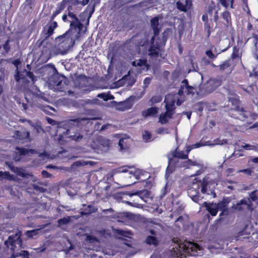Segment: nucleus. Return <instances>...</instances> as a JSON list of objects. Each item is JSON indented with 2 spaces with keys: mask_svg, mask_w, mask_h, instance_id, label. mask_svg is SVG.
<instances>
[{
  "mask_svg": "<svg viewBox=\"0 0 258 258\" xmlns=\"http://www.w3.org/2000/svg\"><path fill=\"white\" fill-rule=\"evenodd\" d=\"M226 143V141L225 140H220L217 139L214 140L213 142L211 141H201L192 146L191 148L188 147L187 149L186 153H185L183 151H179L177 149L174 152L168 155L169 165L167 168L166 174H170L172 172V168L173 167H189L190 166H197L200 168L196 175L200 174L202 171L201 168L203 167V164L200 162L196 161H192L190 160H187L183 161V159H185L187 157L189 152L193 148H197L202 146H214L215 145H222Z\"/></svg>",
  "mask_w": 258,
  "mask_h": 258,
  "instance_id": "f257e3e1",
  "label": "nucleus"
},
{
  "mask_svg": "<svg viewBox=\"0 0 258 258\" xmlns=\"http://www.w3.org/2000/svg\"><path fill=\"white\" fill-rule=\"evenodd\" d=\"M69 17L72 19L70 21V29L58 38L60 40H62L61 43L59 44L60 52L62 54L66 53L69 48L74 45L75 40L79 38L83 27L73 14L70 13Z\"/></svg>",
  "mask_w": 258,
  "mask_h": 258,
  "instance_id": "f03ea898",
  "label": "nucleus"
},
{
  "mask_svg": "<svg viewBox=\"0 0 258 258\" xmlns=\"http://www.w3.org/2000/svg\"><path fill=\"white\" fill-rule=\"evenodd\" d=\"M171 246L170 253L172 256H197L203 252V248L201 246L190 241L174 240Z\"/></svg>",
  "mask_w": 258,
  "mask_h": 258,
  "instance_id": "7ed1b4c3",
  "label": "nucleus"
},
{
  "mask_svg": "<svg viewBox=\"0 0 258 258\" xmlns=\"http://www.w3.org/2000/svg\"><path fill=\"white\" fill-rule=\"evenodd\" d=\"M214 186L215 183L213 182H211L207 179H204L203 182L200 184V187L199 184L194 183L192 186L188 189V194L192 200L197 202V195L199 193L200 188H201L200 191L202 194L210 195L213 194Z\"/></svg>",
  "mask_w": 258,
  "mask_h": 258,
  "instance_id": "20e7f679",
  "label": "nucleus"
},
{
  "mask_svg": "<svg viewBox=\"0 0 258 258\" xmlns=\"http://www.w3.org/2000/svg\"><path fill=\"white\" fill-rule=\"evenodd\" d=\"M200 94V89L197 90L195 87L189 86L187 80H184L180 86V88L177 94H171L175 97V102L176 105H180L184 100L185 95L189 97H192L195 93Z\"/></svg>",
  "mask_w": 258,
  "mask_h": 258,
  "instance_id": "39448f33",
  "label": "nucleus"
},
{
  "mask_svg": "<svg viewBox=\"0 0 258 258\" xmlns=\"http://www.w3.org/2000/svg\"><path fill=\"white\" fill-rule=\"evenodd\" d=\"M164 102L166 104L165 108L166 111L165 113L160 114L159 117V122L162 124L166 123L174 113L175 103V97L172 95L171 94L166 95L165 98Z\"/></svg>",
  "mask_w": 258,
  "mask_h": 258,
  "instance_id": "423d86ee",
  "label": "nucleus"
},
{
  "mask_svg": "<svg viewBox=\"0 0 258 258\" xmlns=\"http://www.w3.org/2000/svg\"><path fill=\"white\" fill-rule=\"evenodd\" d=\"M116 172L118 173L128 172V174L130 175L129 177L131 178L133 176L136 179H141L143 177L144 178L142 179V180H144L149 177L147 172L132 167L123 166L117 169Z\"/></svg>",
  "mask_w": 258,
  "mask_h": 258,
  "instance_id": "0eeeda50",
  "label": "nucleus"
},
{
  "mask_svg": "<svg viewBox=\"0 0 258 258\" xmlns=\"http://www.w3.org/2000/svg\"><path fill=\"white\" fill-rule=\"evenodd\" d=\"M204 205L207 211L213 216L216 215L218 210L222 211L220 215L225 214L227 207V203L225 201H222L217 204L216 203H205Z\"/></svg>",
  "mask_w": 258,
  "mask_h": 258,
  "instance_id": "6e6552de",
  "label": "nucleus"
},
{
  "mask_svg": "<svg viewBox=\"0 0 258 258\" xmlns=\"http://www.w3.org/2000/svg\"><path fill=\"white\" fill-rule=\"evenodd\" d=\"M35 153H36V152L34 150H28L24 148H17L14 159L16 161L25 160L28 158V156Z\"/></svg>",
  "mask_w": 258,
  "mask_h": 258,
  "instance_id": "1a4fd4ad",
  "label": "nucleus"
},
{
  "mask_svg": "<svg viewBox=\"0 0 258 258\" xmlns=\"http://www.w3.org/2000/svg\"><path fill=\"white\" fill-rule=\"evenodd\" d=\"M218 82H215L214 80H209L206 84L200 86V95H205L213 91L218 86Z\"/></svg>",
  "mask_w": 258,
  "mask_h": 258,
  "instance_id": "9d476101",
  "label": "nucleus"
},
{
  "mask_svg": "<svg viewBox=\"0 0 258 258\" xmlns=\"http://www.w3.org/2000/svg\"><path fill=\"white\" fill-rule=\"evenodd\" d=\"M136 75L133 71H129L128 75L125 76L122 80L127 85L132 86L135 82Z\"/></svg>",
  "mask_w": 258,
  "mask_h": 258,
  "instance_id": "9b49d317",
  "label": "nucleus"
},
{
  "mask_svg": "<svg viewBox=\"0 0 258 258\" xmlns=\"http://www.w3.org/2000/svg\"><path fill=\"white\" fill-rule=\"evenodd\" d=\"M57 24L56 22H52L47 24L44 27L43 32L47 36L51 35L54 29L57 27Z\"/></svg>",
  "mask_w": 258,
  "mask_h": 258,
  "instance_id": "f8f14e48",
  "label": "nucleus"
},
{
  "mask_svg": "<svg viewBox=\"0 0 258 258\" xmlns=\"http://www.w3.org/2000/svg\"><path fill=\"white\" fill-rule=\"evenodd\" d=\"M158 111V108L156 107H151L143 111L142 115L145 117H154L156 116Z\"/></svg>",
  "mask_w": 258,
  "mask_h": 258,
  "instance_id": "ddd939ff",
  "label": "nucleus"
},
{
  "mask_svg": "<svg viewBox=\"0 0 258 258\" xmlns=\"http://www.w3.org/2000/svg\"><path fill=\"white\" fill-rule=\"evenodd\" d=\"M165 40H163L162 43L158 45L157 47L154 48L153 47H151L149 50V55L152 57H156L158 56L159 54L160 53V48L165 45Z\"/></svg>",
  "mask_w": 258,
  "mask_h": 258,
  "instance_id": "4468645a",
  "label": "nucleus"
},
{
  "mask_svg": "<svg viewBox=\"0 0 258 258\" xmlns=\"http://www.w3.org/2000/svg\"><path fill=\"white\" fill-rule=\"evenodd\" d=\"M250 201L249 199H243L241 200L240 203L236 204L235 208L238 210L244 209L245 208L249 209H250Z\"/></svg>",
  "mask_w": 258,
  "mask_h": 258,
  "instance_id": "2eb2a0df",
  "label": "nucleus"
},
{
  "mask_svg": "<svg viewBox=\"0 0 258 258\" xmlns=\"http://www.w3.org/2000/svg\"><path fill=\"white\" fill-rule=\"evenodd\" d=\"M132 64L135 67H140L142 70H147L149 67L147 61L144 59L136 60L133 61Z\"/></svg>",
  "mask_w": 258,
  "mask_h": 258,
  "instance_id": "dca6fc26",
  "label": "nucleus"
},
{
  "mask_svg": "<svg viewBox=\"0 0 258 258\" xmlns=\"http://www.w3.org/2000/svg\"><path fill=\"white\" fill-rule=\"evenodd\" d=\"M99 145L97 147V149H100L102 151H106L108 149L109 146V141L107 139H100Z\"/></svg>",
  "mask_w": 258,
  "mask_h": 258,
  "instance_id": "f3484780",
  "label": "nucleus"
},
{
  "mask_svg": "<svg viewBox=\"0 0 258 258\" xmlns=\"http://www.w3.org/2000/svg\"><path fill=\"white\" fill-rule=\"evenodd\" d=\"M176 5L179 10L185 12L187 9L190 8V3L187 1H186L185 4L184 5L178 2L176 3Z\"/></svg>",
  "mask_w": 258,
  "mask_h": 258,
  "instance_id": "a211bd4d",
  "label": "nucleus"
},
{
  "mask_svg": "<svg viewBox=\"0 0 258 258\" xmlns=\"http://www.w3.org/2000/svg\"><path fill=\"white\" fill-rule=\"evenodd\" d=\"M21 257V258H28V253L26 251L21 250L20 252L13 253L11 258H16Z\"/></svg>",
  "mask_w": 258,
  "mask_h": 258,
  "instance_id": "6ab92c4d",
  "label": "nucleus"
},
{
  "mask_svg": "<svg viewBox=\"0 0 258 258\" xmlns=\"http://www.w3.org/2000/svg\"><path fill=\"white\" fill-rule=\"evenodd\" d=\"M151 26L154 30L155 35H157L159 33V30L157 28L158 25V18L155 17L151 21Z\"/></svg>",
  "mask_w": 258,
  "mask_h": 258,
  "instance_id": "aec40b11",
  "label": "nucleus"
},
{
  "mask_svg": "<svg viewBox=\"0 0 258 258\" xmlns=\"http://www.w3.org/2000/svg\"><path fill=\"white\" fill-rule=\"evenodd\" d=\"M61 83V81L58 80V76L57 75H54L53 77L51 78L50 80H49V84L50 85H52L53 86H59L60 84Z\"/></svg>",
  "mask_w": 258,
  "mask_h": 258,
  "instance_id": "412c9836",
  "label": "nucleus"
},
{
  "mask_svg": "<svg viewBox=\"0 0 258 258\" xmlns=\"http://www.w3.org/2000/svg\"><path fill=\"white\" fill-rule=\"evenodd\" d=\"M146 242L149 244L157 245L158 243V240L153 236H149L147 238Z\"/></svg>",
  "mask_w": 258,
  "mask_h": 258,
  "instance_id": "4be33fe9",
  "label": "nucleus"
},
{
  "mask_svg": "<svg viewBox=\"0 0 258 258\" xmlns=\"http://www.w3.org/2000/svg\"><path fill=\"white\" fill-rule=\"evenodd\" d=\"M119 104H121L123 106V109H128L132 107L133 102L131 101V99L129 98L124 102H120Z\"/></svg>",
  "mask_w": 258,
  "mask_h": 258,
  "instance_id": "5701e85b",
  "label": "nucleus"
},
{
  "mask_svg": "<svg viewBox=\"0 0 258 258\" xmlns=\"http://www.w3.org/2000/svg\"><path fill=\"white\" fill-rule=\"evenodd\" d=\"M16 136L20 140H23L28 138L29 133L28 132H24L23 133L17 132Z\"/></svg>",
  "mask_w": 258,
  "mask_h": 258,
  "instance_id": "b1692460",
  "label": "nucleus"
},
{
  "mask_svg": "<svg viewBox=\"0 0 258 258\" xmlns=\"http://www.w3.org/2000/svg\"><path fill=\"white\" fill-rule=\"evenodd\" d=\"M40 232L39 229H35L31 231H27L26 233V235L30 238H33L35 236L37 235Z\"/></svg>",
  "mask_w": 258,
  "mask_h": 258,
  "instance_id": "393cba45",
  "label": "nucleus"
},
{
  "mask_svg": "<svg viewBox=\"0 0 258 258\" xmlns=\"http://www.w3.org/2000/svg\"><path fill=\"white\" fill-rule=\"evenodd\" d=\"M97 97L103 99L104 101H107L114 98L113 96L106 93L99 94L97 95Z\"/></svg>",
  "mask_w": 258,
  "mask_h": 258,
  "instance_id": "a878e982",
  "label": "nucleus"
},
{
  "mask_svg": "<svg viewBox=\"0 0 258 258\" xmlns=\"http://www.w3.org/2000/svg\"><path fill=\"white\" fill-rule=\"evenodd\" d=\"M16 241L14 240L11 236H10L8 240L5 241V244L7 245V247H9V246H11V249H13V245L15 244Z\"/></svg>",
  "mask_w": 258,
  "mask_h": 258,
  "instance_id": "bb28decb",
  "label": "nucleus"
},
{
  "mask_svg": "<svg viewBox=\"0 0 258 258\" xmlns=\"http://www.w3.org/2000/svg\"><path fill=\"white\" fill-rule=\"evenodd\" d=\"M162 99V97L160 95L154 96L151 98L150 102L152 104H156L161 102Z\"/></svg>",
  "mask_w": 258,
  "mask_h": 258,
  "instance_id": "cd10ccee",
  "label": "nucleus"
},
{
  "mask_svg": "<svg viewBox=\"0 0 258 258\" xmlns=\"http://www.w3.org/2000/svg\"><path fill=\"white\" fill-rule=\"evenodd\" d=\"M13 63L17 67V74L15 76V79L17 81H19V80H20V77L19 73L18 71V65L20 63V61L19 59L15 60L13 61Z\"/></svg>",
  "mask_w": 258,
  "mask_h": 258,
  "instance_id": "c85d7f7f",
  "label": "nucleus"
},
{
  "mask_svg": "<svg viewBox=\"0 0 258 258\" xmlns=\"http://www.w3.org/2000/svg\"><path fill=\"white\" fill-rule=\"evenodd\" d=\"M143 138L145 141L148 142L151 139V135L148 131H145L143 134Z\"/></svg>",
  "mask_w": 258,
  "mask_h": 258,
  "instance_id": "c756f323",
  "label": "nucleus"
},
{
  "mask_svg": "<svg viewBox=\"0 0 258 258\" xmlns=\"http://www.w3.org/2000/svg\"><path fill=\"white\" fill-rule=\"evenodd\" d=\"M238 112L239 113V115L241 116H239V117L240 119L242 120H243L245 118L247 117L249 114L248 112L244 110L238 111Z\"/></svg>",
  "mask_w": 258,
  "mask_h": 258,
  "instance_id": "7c9ffc66",
  "label": "nucleus"
},
{
  "mask_svg": "<svg viewBox=\"0 0 258 258\" xmlns=\"http://www.w3.org/2000/svg\"><path fill=\"white\" fill-rule=\"evenodd\" d=\"M118 145L120 147L121 150L125 149L126 148V142H125V139L123 138L120 139L118 143Z\"/></svg>",
  "mask_w": 258,
  "mask_h": 258,
  "instance_id": "2f4dec72",
  "label": "nucleus"
},
{
  "mask_svg": "<svg viewBox=\"0 0 258 258\" xmlns=\"http://www.w3.org/2000/svg\"><path fill=\"white\" fill-rule=\"evenodd\" d=\"M230 66L229 61H225L223 63L221 64L219 66V69L221 71H223L226 69L228 68Z\"/></svg>",
  "mask_w": 258,
  "mask_h": 258,
  "instance_id": "473e14b6",
  "label": "nucleus"
},
{
  "mask_svg": "<svg viewBox=\"0 0 258 258\" xmlns=\"http://www.w3.org/2000/svg\"><path fill=\"white\" fill-rule=\"evenodd\" d=\"M0 177H1L2 178H6L8 179H12V177L7 172L0 171Z\"/></svg>",
  "mask_w": 258,
  "mask_h": 258,
  "instance_id": "72a5a7b5",
  "label": "nucleus"
},
{
  "mask_svg": "<svg viewBox=\"0 0 258 258\" xmlns=\"http://www.w3.org/2000/svg\"><path fill=\"white\" fill-rule=\"evenodd\" d=\"M240 147L247 150H254L255 149V146L244 143L241 145Z\"/></svg>",
  "mask_w": 258,
  "mask_h": 258,
  "instance_id": "f704fd0d",
  "label": "nucleus"
},
{
  "mask_svg": "<svg viewBox=\"0 0 258 258\" xmlns=\"http://www.w3.org/2000/svg\"><path fill=\"white\" fill-rule=\"evenodd\" d=\"M223 18L227 21V22H228L230 18L229 13L227 11L224 12L223 13Z\"/></svg>",
  "mask_w": 258,
  "mask_h": 258,
  "instance_id": "c9c22d12",
  "label": "nucleus"
},
{
  "mask_svg": "<svg viewBox=\"0 0 258 258\" xmlns=\"http://www.w3.org/2000/svg\"><path fill=\"white\" fill-rule=\"evenodd\" d=\"M69 221V218H62L58 220V224L59 225H61L62 224H65L67 223Z\"/></svg>",
  "mask_w": 258,
  "mask_h": 258,
  "instance_id": "e433bc0d",
  "label": "nucleus"
},
{
  "mask_svg": "<svg viewBox=\"0 0 258 258\" xmlns=\"http://www.w3.org/2000/svg\"><path fill=\"white\" fill-rule=\"evenodd\" d=\"M207 55L210 58H214L216 56L213 53L211 50H208L206 52Z\"/></svg>",
  "mask_w": 258,
  "mask_h": 258,
  "instance_id": "4c0bfd02",
  "label": "nucleus"
},
{
  "mask_svg": "<svg viewBox=\"0 0 258 258\" xmlns=\"http://www.w3.org/2000/svg\"><path fill=\"white\" fill-rule=\"evenodd\" d=\"M88 208H89V212H82V214H87L95 212L96 210V209L94 207H93L92 206H88Z\"/></svg>",
  "mask_w": 258,
  "mask_h": 258,
  "instance_id": "58836bf2",
  "label": "nucleus"
},
{
  "mask_svg": "<svg viewBox=\"0 0 258 258\" xmlns=\"http://www.w3.org/2000/svg\"><path fill=\"white\" fill-rule=\"evenodd\" d=\"M88 163L89 164H91V162H85V161H78L77 162L75 163L76 165H80V166H83V165H87L88 164Z\"/></svg>",
  "mask_w": 258,
  "mask_h": 258,
  "instance_id": "ea45409f",
  "label": "nucleus"
},
{
  "mask_svg": "<svg viewBox=\"0 0 258 258\" xmlns=\"http://www.w3.org/2000/svg\"><path fill=\"white\" fill-rule=\"evenodd\" d=\"M151 78H146V79H145L144 81V87H147L148 86V85L151 82Z\"/></svg>",
  "mask_w": 258,
  "mask_h": 258,
  "instance_id": "a19ab883",
  "label": "nucleus"
},
{
  "mask_svg": "<svg viewBox=\"0 0 258 258\" xmlns=\"http://www.w3.org/2000/svg\"><path fill=\"white\" fill-rule=\"evenodd\" d=\"M71 138L73 140H74L75 141H78L80 139H82V137L80 135H74V136H71Z\"/></svg>",
  "mask_w": 258,
  "mask_h": 258,
  "instance_id": "79ce46f5",
  "label": "nucleus"
},
{
  "mask_svg": "<svg viewBox=\"0 0 258 258\" xmlns=\"http://www.w3.org/2000/svg\"><path fill=\"white\" fill-rule=\"evenodd\" d=\"M42 156L47 157V159H52L55 158V156L54 155H48L46 153H44L42 155Z\"/></svg>",
  "mask_w": 258,
  "mask_h": 258,
  "instance_id": "37998d69",
  "label": "nucleus"
},
{
  "mask_svg": "<svg viewBox=\"0 0 258 258\" xmlns=\"http://www.w3.org/2000/svg\"><path fill=\"white\" fill-rule=\"evenodd\" d=\"M221 4L225 8H227L228 4L227 0H220Z\"/></svg>",
  "mask_w": 258,
  "mask_h": 258,
  "instance_id": "c03bdc74",
  "label": "nucleus"
},
{
  "mask_svg": "<svg viewBox=\"0 0 258 258\" xmlns=\"http://www.w3.org/2000/svg\"><path fill=\"white\" fill-rule=\"evenodd\" d=\"M255 193H256V192H255V191H254V192H252L250 195V199H251L252 201H254V200L256 199V197H255Z\"/></svg>",
  "mask_w": 258,
  "mask_h": 258,
  "instance_id": "a18cd8bd",
  "label": "nucleus"
},
{
  "mask_svg": "<svg viewBox=\"0 0 258 258\" xmlns=\"http://www.w3.org/2000/svg\"><path fill=\"white\" fill-rule=\"evenodd\" d=\"M239 172H244L248 175H250L251 174V170L250 169H244L242 170H239Z\"/></svg>",
  "mask_w": 258,
  "mask_h": 258,
  "instance_id": "49530a36",
  "label": "nucleus"
},
{
  "mask_svg": "<svg viewBox=\"0 0 258 258\" xmlns=\"http://www.w3.org/2000/svg\"><path fill=\"white\" fill-rule=\"evenodd\" d=\"M27 74L28 76L30 79H31L32 81H35L34 78L33 77V75L31 73H30V72H27Z\"/></svg>",
  "mask_w": 258,
  "mask_h": 258,
  "instance_id": "de8ad7c7",
  "label": "nucleus"
},
{
  "mask_svg": "<svg viewBox=\"0 0 258 258\" xmlns=\"http://www.w3.org/2000/svg\"><path fill=\"white\" fill-rule=\"evenodd\" d=\"M42 174L44 177H48L50 176V174L46 171H43L42 172Z\"/></svg>",
  "mask_w": 258,
  "mask_h": 258,
  "instance_id": "09e8293b",
  "label": "nucleus"
},
{
  "mask_svg": "<svg viewBox=\"0 0 258 258\" xmlns=\"http://www.w3.org/2000/svg\"><path fill=\"white\" fill-rule=\"evenodd\" d=\"M8 45H9V41L8 40L6 43L5 44H4L3 45V48L6 50H7L9 49V47H8Z\"/></svg>",
  "mask_w": 258,
  "mask_h": 258,
  "instance_id": "8fccbe9b",
  "label": "nucleus"
},
{
  "mask_svg": "<svg viewBox=\"0 0 258 258\" xmlns=\"http://www.w3.org/2000/svg\"><path fill=\"white\" fill-rule=\"evenodd\" d=\"M59 12H60L59 10L56 11L55 12H54L52 15L51 19L53 20L55 18V17L59 13Z\"/></svg>",
  "mask_w": 258,
  "mask_h": 258,
  "instance_id": "3c124183",
  "label": "nucleus"
},
{
  "mask_svg": "<svg viewBox=\"0 0 258 258\" xmlns=\"http://www.w3.org/2000/svg\"><path fill=\"white\" fill-rule=\"evenodd\" d=\"M89 0H83L82 2V4L83 5V6H85L86 5H87L88 3Z\"/></svg>",
  "mask_w": 258,
  "mask_h": 258,
  "instance_id": "603ef678",
  "label": "nucleus"
},
{
  "mask_svg": "<svg viewBox=\"0 0 258 258\" xmlns=\"http://www.w3.org/2000/svg\"><path fill=\"white\" fill-rule=\"evenodd\" d=\"M251 161L254 163H258V157L254 158L251 159Z\"/></svg>",
  "mask_w": 258,
  "mask_h": 258,
  "instance_id": "864d4df0",
  "label": "nucleus"
},
{
  "mask_svg": "<svg viewBox=\"0 0 258 258\" xmlns=\"http://www.w3.org/2000/svg\"><path fill=\"white\" fill-rule=\"evenodd\" d=\"M202 20L204 21H207L208 20V17L207 15H203V17H202Z\"/></svg>",
  "mask_w": 258,
  "mask_h": 258,
  "instance_id": "5fc2aeb1",
  "label": "nucleus"
},
{
  "mask_svg": "<svg viewBox=\"0 0 258 258\" xmlns=\"http://www.w3.org/2000/svg\"><path fill=\"white\" fill-rule=\"evenodd\" d=\"M232 171H233L232 169L229 168L227 170V172L228 174H230L231 173H232Z\"/></svg>",
  "mask_w": 258,
  "mask_h": 258,
  "instance_id": "6e6d98bb",
  "label": "nucleus"
},
{
  "mask_svg": "<svg viewBox=\"0 0 258 258\" xmlns=\"http://www.w3.org/2000/svg\"><path fill=\"white\" fill-rule=\"evenodd\" d=\"M22 106L24 110H26L27 109V105L26 104L23 103Z\"/></svg>",
  "mask_w": 258,
  "mask_h": 258,
  "instance_id": "4d7b16f0",
  "label": "nucleus"
},
{
  "mask_svg": "<svg viewBox=\"0 0 258 258\" xmlns=\"http://www.w3.org/2000/svg\"><path fill=\"white\" fill-rule=\"evenodd\" d=\"M237 154H238L237 153H236V152H234L232 156H235L236 157H239L241 156V155H240V154L238 155H237Z\"/></svg>",
  "mask_w": 258,
  "mask_h": 258,
  "instance_id": "13d9d810",
  "label": "nucleus"
},
{
  "mask_svg": "<svg viewBox=\"0 0 258 258\" xmlns=\"http://www.w3.org/2000/svg\"><path fill=\"white\" fill-rule=\"evenodd\" d=\"M186 116H187V118H188V119H190V118L191 113H189V112H186Z\"/></svg>",
  "mask_w": 258,
  "mask_h": 258,
  "instance_id": "bf43d9fd",
  "label": "nucleus"
},
{
  "mask_svg": "<svg viewBox=\"0 0 258 258\" xmlns=\"http://www.w3.org/2000/svg\"><path fill=\"white\" fill-rule=\"evenodd\" d=\"M108 125H104L103 126H102L101 127V130H104L105 129H106L107 127H108Z\"/></svg>",
  "mask_w": 258,
  "mask_h": 258,
  "instance_id": "052dcab7",
  "label": "nucleus"
},
{
  "mask_svg": "<svg viewBox=\"0 0 258 258\" xmlns=\"http://www.w3.org/2000/svg\"><path fill=\"white\" fill-rule=\"evenodd\" d=\"M47 168H53V169H56L57 168L55 166H52V165H48V166H47Z\"/></svg>",
  "mask_w": 258,
  "mask_h": 258,
  "instance_id": "680f3d73",
  "label": "nucleus"
},
{
  "mask_svg": "<svg viewBox=\"0 0 258 258\" xmlns=\"http://www.w3.org/2000/svg\"><path fill=\"white\" fill-rule=\"evenodd\" d=\"M67 19V15H63V16H62V20L64 21H66V20Z\"/></svg>",
  "mask_w": 258,
  "mask_h": 258,
  "instance_id": "e2e57ef3",
  "label": "nucleus"
},
{
  "mask_svg": "<svg viewBox=\"0 0 258 258\" xmlns=\"http://www.w3.org/2000/svg\"><path fill=\"white\" fill-rule=\"evenodd\" d=\"M228 2H229V0H228ZM230 4H231V7L232 8H233V0H230Z\"/></svg>",
  "mask_w": 258,
  "mask_h": 258,
  "instance_id": "0e129e2a",
  "label": "nucleus"
},
{
  "mask_svg": "<svg viewBox=\"0 0 258 258\" xmlns=\"http://www.w3.org/2000/svg\"><path fill=\"white\" fill-rule=\"evenodd\" d=\"M161 133H163V134H167V133H168L167 132H166V131L163 130V131L162 132H161Z\"/></svg>",
  "mask_w": 258,
  "mask_h": 258,
  "instance_id": "69168bd1",
  "label": "nucleus"
},
{
  "mask_svg": "<svg viewBox=\"0 0 258 258\" xmlns=\"http://www.w3.org/2000/svg\"><path fill=\"white\" fill-rule=\"evenodd\" d=\"M16 237L17 239H18L20 238V235L16 234Z\"/></svg>",
  "mask_w": 258,
  "mask_h": 258,
  "instance_id": "338daca9",
  "label": "nucleus"
},
{
  "mask_svg": "<svg viewBox=\"0 0 258 258\" xmlns=\"http://www.w3.org/2000/svg\"><path fill=\"white\" fill-rule=\"evenodd\" d=\"M60 154H61V153L60 152H58V154H57V157H60Z\"/></svg>",
  "mask_w": 258,
  "mask_h": 258,
  "instance_id": "774afa93",
  "label": "nucleus"
}]
</instances>
